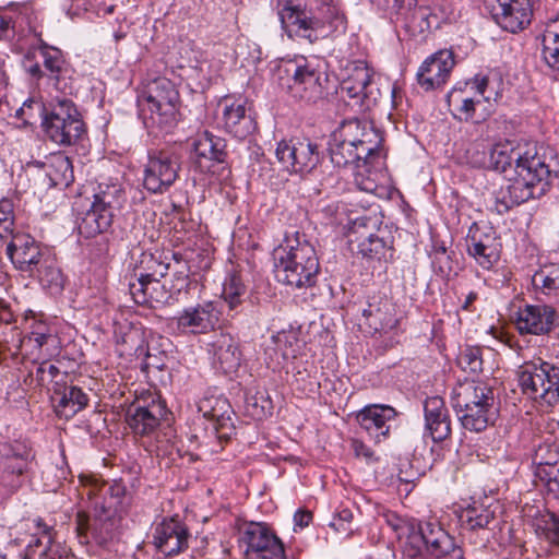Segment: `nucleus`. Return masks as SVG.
<instances>
[{
	"mask_svg": "<svg viewBox=\"0 0 559 559\" xmlns=\"http://www.w3.org/2000/svg\"><path fill=\"white\" fill-rule=\"evenodd\" d=\"M13 204L8 199L0 200V237H3V234H12L13 226Z\"/></svg>",
	"mask_w": 559,
	"mask_h": 559,
	"instance_id": "obj_60",
	"label": "nucleus"
},
{
	"mask_svg": "<svg viewBox=\"0 0 559 559\" xmlns=\"http://www.w3.org/2000/svg\"><path fill=\"white\" fill-rule=\"evenodd\" d=\"M26 342L33 343L40 350V356L44 355V348H46V353H53L55 355L59 344V340L53 333H31Z\"/></svg>",
	"mask_w": 559,
	"mask_h": 559,
	"instance_id": "obj_58",
	"label": "nucleus"
},
{
	"mask_svg": "<svg viewBox=\"0 0 559 559\" xmlns=\"http://www.w3.org/2000/svg\"><path fill=\"white\" fill-rule=\"evenodd\" d=\"M396 412L389 405L371 404L365 406L356 415V419L374 442H380L381 438H386L390 431L389 421L393 420Z\"/></svg>",
	"mask_w": 559,
	"mask_h": 559,
	"instance_id": "obj_26",
	"label": "nucleus"
},
{
	"mask_svg": "<svg viewBox=\"0 0 559 559\" xmlns=\"http://www.w3.org/2000/svg\"><path fill=\"white\" fill-rule=\"evenodd\" d=\"M169 265L159 261L153 253L143 252L134 267L133 282L144 280L162 278L167 274Z\"/></svg>",
	"mask_w": 559,
	"mask_h": 559,
	"instance_id": "obj_42",
	"label": "nucleus"
},
{
	"mask_svg": "<svg viewBox=\"0 0 559 559\" xmlns=\"http://www.w3.org/2000/svg\"><path fill=\"white\" fill-rule=\"evenodd\" d=\"M225 141L204 131L195 138L193 142V151L199 158L200 167L210 170V166H203L202 159L222 164L225 162L227 152L225 150Z\"/></svg>",
	"mask_w": 559,
	"mask_h": 559,
	"instance_id": "obj_37",
	"label": "nucleus"
},
{
	"mask_svg": "<svg viewBox=\"0 0 559 559\" xmlns=\"http://www.w3.org/2000/svg\"><path fill=\"white\" fill-rule=\"evenodd\" d=\"M361 323L369 332H389L396 328L395 305L385 295H373L368 298L367 305L361 310Z\"/></svg>",
	"mask_w": 559,
	"mask_h": 559,
	"instance_id": "obj_22",
	"label": "nucleus"
},
{
	"mask_svg": "<svg viewBox=\"0 0 559 559\" xmlns=\"http://www.w3.org/2000/svg\"><path fill=\"white\" fill-rule=\"evenodd\" d=\"M514 323L521 335L544 336L559 328V314L550 305H525L516 311Z\"/></svg>",
	"mask_w": 559,
	"mask_h": 559,
	"instance_id": "obj_16",
	"label": "nucleus"
},
{
	"mask_svg": "<svg viewBox=\"0 0 559 559\" xmlns=\"http://www.w3.org/2000/svg\"><path fill=\"white\" fill-rule=\"evenodd\" d=\"M492 143L485 139H477L466 150L468 164L477 168H488L490 163Z\"/></svg>",
	"mask_w": 559,
	"mask_h": 559,
	"instance_id": "obj_48",
	"label": "nucleus"
},
{
	"mask_svg": "<svg viewBox=\"0 0 559 559\" xmlns=\"http://www.w3.org/2000/svg\"><path fill=\"white\" fill-rule=\"evenodd\" d=\"M488 78L476 75L464 87H454L448 95V103L454 117L461 121H481L489 115L492 93L488 90Z\"/></svg>",
	"mask_w": 559,
	"mask_h": 559,
	"instance_id": "obj_11",
	"label": "nucleus"
},
{
	"mask_svg": "<svg viewBox=\"0 0 559 559\" xmlns=\"http://www.w3.org/2000/svg\"><path fill=\"white\" fill-rule=\"evenodd\" d=\"M219 314L217 304L206 300L183 308L171 318V325L181 334H205L215 329Z\"/></svg>",
	"mask_w": 559,
	"mask_h": 559,
	"instance_id": "obj_15",
	"label": "nucleus"
},
{
	"mask_svg": "<svg viewBox=\"0 0 559 559\" xmlns=\"http://www.w3.org/2000/svg\"><path fill=\"white\" fill-rule=\"evenodd\" d=\"M452 50L441 49L429 56L419 67L417 82L426 91L443 85L454 68Z\"/></svg>",
	"mask_w": 559,
	"mask_h": 559,
	"instance_id": "obj_23",
	"label": "nucleus"
},
{
	"mask_svg": "<svg viewBox=\"0 0 559 559\" xmlns=\"http://www.w3.org/2000/svg\"><path fill=\"white\" fill-rule=\"evenodd\" d=\"M200 409L203 412L204 417L214 421L216 430L226 427L228 424L231 425L229 416L230 405L226 399L214 400V405H212L211 400L204 401L200 405Z\"/></svg>",
	"mask_w": 559,
	"mask_h": 559,
	"instance_id": "obj_44",
	"label": "nucleus"
},
{
	"mask_svg": "<svg viewBox=\"0 0 559 559\" xmlns=\"http://www.w3.org/2000/svg\"><path fill=\"white\" fill-rule=\"evenodd\" d=\"M7 254L16 270L34 276L48 251L43 249L31 235L16 233L11 235V240L7 245Z\"/></svg>",
	"mask_w": 559,
	"mask_h": 559,
	"instance_id": "obj_19",
	"label": "nucleus"
},
{
	"mask_svg": "<svg viewBox=\"0 0 559 559\" xmlns=\"http://www.w3.org/2000/svg\"><path fill=\"white\" fill-rule=\"evenodd\" d=\"M34 276L46 287L60 289L63 285L62 273L49 253L43 259Z\"/></svg>",
	"mask_w": 559,
	"mask_h": 559,
	"instance_id": "obj_45",
	"label": "nucleus"
},
{
	"mask_svg": "<svg viewBox=\"0 0 559 559\" xmlns=\"http://www.w3.org/2000/svg\"><path fill=\"white\" fill-rule=\"evenodd\" d=\"M55 395L59 396L55 405L56 413L60 417L71 418L82 411L88 403L87 395L79 386H68L61 391L56 390Z\"/></svg>",
	"mask_w": 559,
	"mask_h": 559,
	"instance_id": "obj_39",
	"label": "nucleus"
},
{
	"mask_svg": "<svg viewBox=\"0 0 559 559\" xmlns=\"http://www.w3.org/2000/svg\"><path fill=\"white\" fill-rule=\"evenodd\" d=\"M52 355L53 353H45L41 355L40 358H43V361L36 367L35 380L40 386L51 382L60 373V370L56 365L48 364L47 361V359Z\"/></svg>",
	"mask_w": 559,
	"mask_h": 559,
	"instance_id": "obj_57",
	"label": "nucleus"
},
{
	"mask_svg": "<svg viewBox=\"0 0 559 559\" xmlns=\"http://www.w3.org/2000/svg\"><path fill=\"white\" fill-rule=\"evenodd\" d=\"M219 107H222L221 123L227 133L240 140L253 133L255 122L247 112L243 100L225 97L219 103Z\"/></svg>",
	"mask_w": 559,
	"mask_h": 559,
	"instance_id": "obj_24",
	"label": "nucleus"
},
{
	"mask_svg": "<svg viewBox=\"0 0 559 559\" xmlns=\"http://www.w3.org/2000/svg\"><path fill=\"white\" fill-rule=\"evenodd\" d=\"M467 253L484 270H490L500 259L501 245L496 231L474 223L466 237Z\"/></svg>",
	"mask_w": 559,
	"mask_h": 559,
	"instance_id": "obj_17",
	"label": "nucleus"
},
{
	"mask_svg": "<svg viewBox=\"0 0 559 559\" xmlns=\"http://www.w3.org/2000/svg\"><path fill=\"white\" fill-rule=\"evenodd\" d=\"M180 165V155L174 148L151 151L144 169V188L155 194L166 192L176 182Z\"/></svg>",
	"mask_w": 559,
	"mask_h": 559,
	"instance_id": "obj_12",
	"label": "nucleus"
},
{
	"mask_svg": "<svg viewBox=\"0 0 559 559\" xmlns=\"http://www.w3.org/2000/svg\"><path fill=\"white\" fill-rule=\"evenodd\" d=\"M246 293L247 287L240 274L231 273L226 277L223 284L222 296L228 305L229 310H237V308L242 304Z\"/></svg>",
	"mask_w": 559,
	"mask_h": 559,
	"instance_id": "obj_43",
	"label": "nucleus"
},
{
	"mask_svg": "<svg viewBox=\"0 0 559 559\" xmlns=\"http://www.w3.org/2000/svg\"><path fill=\"white\" fill-rule=\"evenodd\" d=\"M165 407L152 400L147 405H134L128 411L127 421L135 435L148 436L159 426Z\"/></svg>",
	"mask_w": 559,
	"mask_h": 559,
	"instance_id": "obj_32",
	"label": "nucleus"
},
{
	"mask_svg": "<svg viewBox=\"0 0 559 559\" xmlns=\"http://www.w3.org/2000/svg\"><path fill=\"white\" fill-rule=\"evenodd\" d=\"M536 532L554 545L559 544V515L546 513L536 521Z\"/></svg>",
	"mask_w": 559,
	"mask_h": 559,
	"instance_id": "obj_51",
	"label": "nucleus"
},
{
	"mask_svg": "<svg viewBox=\"0 0 559 559\" xmlns=\"http://www.w3.org/2000/svg\"><path fill=\"white\" fill-rule=\"evenodd\" d=\"M41 168L49 187L66 188L74 180L72 163L61 152L47 156L45 162L41 163Z\"/></svg>",
	"mask_w": 559,
	"mask_h": 559,
	"instance_id": "obj_35",
	"label": "nucleus"
},
{
	"mask_svg": "<svg viewBox=\"0 0 559 559\" xmlns=\"http://www.w3.org/2000/svg\"><path fill=\"white\" fill-rule=\"evenodd\" d=\"M377 221L367 216H359L352 221L347 229L348 245L354 251V245L376 234Z\"/></svg>",
	"mask_w": 559,
	"mask_h": 559,
	"instance_id": "obj_46",
	"label": "nucleus"
},
{
	"mask_svg": "<svg viewBox=\"0 0 559 559\" xmlns=\"http://www.w3.org/2000/svg\"><path fill=\"white\" fill-rule=\"evenodd\" d=\"M425 426L433 442L443 441L451 435L450 415L425 418Z\"/></svg>",
	"mask_w": 559,
	"mask_h": 559,
	"instance_id": "obj_53",
	"label": "nucleus"
},
{
	"mask_svg": "<svg viewBox=\"0 0 559 559\" xmlns=\"http://www.w3.org/2000/svg\"><path fill=\"white\" fill-rule=\"evenodd\" d=\"M527 143L528 142L526 141L515 143L513 141L506 140L492 144L488 168L504 174H512L513 167L518 163L519 158H521L522 151H524Z\"/></svg>",
	"mask_w": 559,
	"mask_h": 559,
	"instance_id": "obj_34",
	"label": "nucleus"
},
{
	"mask_svg": "<svg viewBox=\"0 0 559 559\" xmlns=\"http://www.w3.org/2000/svg\"><path fill=\"white\" fill-rule=\"evenodd\" d=\"M459 366L466 372L477 373L483 369L481 350L479 347H466L457 357Z\"/></svg>",
	"mask_w": 559,
	"mask_h": 559,
	"instance_id": "obj_55",
	"label": "nucleus"
},
{
	"mask_svg": "<svg viewBox=\"0 0 559 559\" xmlns=\"http://www.w3.org/2000/svg\"><path fill=\"white\" fill-rule=\"evenodd\" d=\"M45 138L58 146H72L86 136V127L75 104L57 97L49 104L41 120Z\"/></svg>",
	"mask_w": 559,
	"mask_h": 559,
	"instance_id": "obj_5",
	"label": "nucleus"
},
{
	"mask_svg": "<svg viewBox=\"0 0 559 559\" xmlns=\"http://www.w3.org/2000/svg\"><path fill=\"white\" fill-rule=\"evenodd\" d=\"M240 542L247 546V555L254 554L261 559H284L285 557L282 540L265 523L246 524L240 531Z\"/></svg>",
	"mask_w": 559,
	"mask_h": 559,
	"instance_id": "obj_14",
	"label": "nucleus"
},
{
	"mask_svg": "<svg viewBox=\"0 0 559 559\" xmlns=\"http://www.w3.org/2000/svg\"><path fill=\"white\" fill-rule=\"evenodd\" d=\"M451 400L455 412H462L485 406V402H495V396L492 389L486 383L465 380L453 388Z\"/></svg>",
	"mask_w": 559,
	"mask_h": 559,
	"instance_id": "obj_25",
	"label": "nucleus"
},
{
	"mask_svg": "<svg viewBox=\"0 0 559 559\" xmlns=\"http://www.w3.org/2000/svg\"><path fill=\"white\" fill-rule=\"evenodd\" d=\"M64 66L63 55L60 49L40 44L37 48L27 51L23 59L24 70L35 80H39L44 75L56 81L59 87L60 74Z\"/></svg>",
	"mask_w": 559,
	"mask_h": 559,
	"instance_id": "obj_18",
	"label": "nucleus"
},
{
	"mask_svg": "<svg viewBox=\"0 0 559 559\" xmlns=\"http://www.w3.org/2000/svg\"><path fill=\"white\" fill-rule=\"evenodd\" d=\"M425 418H432L438 416L449 415L443 400L439 396H431L425 401L424 405Z\"/></svg>",
	"mask_w": 559,
	"mask_h": 559,
	"instance_id": "obj_62",
	"label": "nucleus"
},
{
	"mask_svg": "<svg viewBox=\"0 0 559 559\" xmlns=\"http://www.w3.org/2000/svg\"><path fill=\"white\" fill-rule=\"evenodd\" d=\"M82 487L81 495L86 496L91 508L95 512L91 519L83 512L76 514V531L81 537H87L91 533L98 544H105L111 538L114 521L111 519L114 509L120 502L124 493V487L120 484H108L95 475H80Z\"/></svg>",
	"mask_w": 559,
	"mask_h": 559,
	"instance_id": "obj_2",
	"label": "nucleus"
},
{
	"mask_svg": "<svg viewBox=\"0 0 559 559\" xmlns=\"http://www.w3.org/2000/svg\"><path fill=\"white\" fill-rule=\"evenodd\" d=\"M403 552L409 558L427 552L433 559H464L462 547L436 520L418 522L411 540L403 543Z\"/></svg>",
	"mask_w": 559,
	"mask_h": 559,
	"instance_id": "obj_7",
	"label": "nucleus"
},
{
	"mask_svg": "<svg viewBox=\"0 0 559 559\" xmlns=\"http://www.w3.org/2000/svg\"><path fill=\"white\" fill-rule=\"evenodd\" d=\"M534 282L539 283L545 294H559V265H552L548 270H542L534 276Z\"/></svg>",
	"mask_w": 559,
	"mask_h": 559,
	"instance_id": "obj_56",
	"label": "nucleus"
},
{
	"mask_svg": "<svg viewBox=\"0 0 559 559\" xmlns=\"http://www.w3.org/2000/svg\"><path fill=\"white\" fill-rule=\"evenodd\" d=\"M534 483L548 497L559 499V463L554 467H546L539 472H534Z\"/></svg>",
	"mask_w": 559,
	"mask_h": 559,
	"instance_id": "obj_47",
	"label": "nucleus"
},
{
	"mask_svg": "<svg viewBox=\"0 0 559 559\" xmlns=\"http://www.w3.org/2000/svg\"><path fill=\"white\" fill-rule=\"evenodd\" d=\"M352 449L355 456L365 460L366 463H373L377 461L374 452L358 439H354L352 441Z\"/></svg>",
	"mask_w": 559,
	"mask_h": 559,
	"instance_id": "obj_63",
	"label": "nucleus"
},
{
	"mask_svg": "<svg viewBox=\"0 0 559 559\" xmlns=\"http://www.w3.org/2000/svg\"><path fill=\"white\" fill-rule=\"evenodd\" d=\"M519 385L527 397L545 406L559 403V361H525L518 370Z\"/></svg>",
	"mask_w": 559,
	"mask_h": 559,
	"instance_id": "obj_8",
	"label": "nucleus"
},
{
	"mask_svg": "<svg viewBox=\"0 0 559 559\" xmlns=\"http://www.w3.org/2000/svg\"><path fill=\"white\" fill-rule=\"evenodd\" d=\"M124 201V191L119 183H99L90 209L81 218L80 233L93 237L108 230Z\"/></svg>",
	"mask_w": 559,
	"mask_h": 559,
	"instance_id": "obj_9",
	"label": "nucleus"
},
{
	"mask_svg": "<svg viewBox=\"0 0 559 559\" xmlns=\"http://www.w3.org/2000/svg\"><path fill=\"white\" fill-rule=\"evenodd\" d=\"M462 426L475 432L485 430L490 424H493L497 415L495 402H485V406L468 408V411L456 412Z\"/></svg>",
	"mask_w": 559,
	"mask_h": 559,
	"instance_id": "obj_38",
	"label": "nucleus"
},
{
	"mask_svg": "<svg viewBox=\"0 0 559 559\" xmlns=\"http://www.w3.org/2000/svg\"><path fill=\"white\" fill-rule=\"evenodd\" d=\"M431 259L433 270L437 274H439L442 277H449L451 275V273L453 272V267L450 255L433 257Z\"/></svg>",
	"mask_w": 559,
	"mask_h": 559,
	"instance_id": "obj_64",
	"label": "nucleus"
},
{
	"mask_svg": "<svg viewBox=\"0 0 559 559\" xmlns=\"http://www.w3.org/2000/svg\"><path fill=\"white\" fill-rule=\"evenodd\" d=\"M383 516L385 523L392 528L399 539L405 538L404 542L411 540L418 522L403 519L393 512L384 513Z\"/></svg>",
	"mask_w": 559,
	"mask_h": 559,
	"instance_id": "obj_50",
	"label": "nucleus"
},
{
	"mask_svg": "<svg viewBox=\"0 0 559 559\" xmlns=\"http://www.w3.org/2000/svg\"><path fill=\"white\" fill-rule=\"evenodd\" d=\"M495 510L484 504H473L457 513L461 527L467 531L488 528L495 520Z\"/></svg>",
	"mask_w": 559,
	"mask_h": 559,
	"instance_id": "obj_40",
	"label": "nucleus"
},
{
	"mask_svg": "<svg viewBox=\"0 0 559 559\" xmlns=\"http://www.w3.org/2000/svg\"><path fill=\"white\" fill-rule=\"evenodd\" d=\"M47 539L48 545L39 552L38 559H71L67 547L52 542L50 536Z\"/></svg>",
	"mask_w": 559,
	"mask_h": 559,
	"instance_id": "obj_61",
	"label": "nucleus"
},
{
	"mask_svg": "<svg viewBox=\"0 0 559 559\" xmlns=\"http://www.w3.org/2000/svg\"><path fill=\"white\" fill-rule=\"evenodd\" d=\"M275 155L283 167L294 174H309L321 159L318 144L307 138L282 140L277 143Z\"/></svg>",
	"mask_w": 559,
	"mask_h": 559,
	"instance_id": "obj_13",
	"label": "nucleus"
},
{
	"mask_svg": "<svg viewBox=\"0 0 559 559\" xmlns=\"http://www.w3.org/2000/svg\"><path fill=\"white\" fill-rule=\"evenodd\" d=\"M33 457L32 449L26 443L0 439V473L22 475Z\"/></svg>",
	"mask_w": 559,
	"mask_h": 559,
	"instance_id": "obj_30",
	"label": "nucleus"
},
{
	"mask_svg": "<svg viewBox=\"0 0 559 559\" xmlns=\"http://www.w3.org/2000/svg\"><path fill=\"white\" fill-rule=\"evenodd\" d=\"M348 74L341 84L342 93L369 108L380 96V90L372 80V73L364 61H355L347 68Z\"/></svg>",
	"mask_w": 559,
	"mask_h": 559,
	"instance_id": "obj_20",
	"label": "nucleus"
},
{
	"mask_svg": "<svg viewBox=\"0 0 559 559\" xmlns=\"http://www.w3.org/2000/svg\"><path fill=\"white\" fill-rule=\"evenodd\" d=\"M129 292L134 302L150 307L168 304L173 296L160 278L130 282Z\"/></svg>",
	"mask_w": 559,
	"mask_h": 559,
	"instance_id": "obj_33",
	"label": "nucleus"
},
{
	"mask_svg": "<svg viewBox=\"0 0 559 559\" xmlns=\"http://www.w3.org/2000/svg\"><path fill=\"white\" fill-rule=\"evenodd\" d=\"M139 107L150 111L146 119L153 127L168 132L177 122L179 93L167 78L150 81L138 96Z\"/></svg>",
	"mask_w": 559,
	"mask_h": 559,
	"instance_id": "obj_6",
	"label": "nucleus"
},
{
	"mask_svg": "<svg viewBox=\"0 0 559 559\" xmlns=\"http://www.w3.org/2000/svg\"><path fill=\"white\" fill-rule=\"evenodd\" d=\"M68 471L64 467L49 465L43 472L44 486L47 491H57L62 480L67 478Z\"/></svg>",
	"mask_w": 559,
	"mask_h": 559,
	"instance_id": "obj_59",
	"label": "nucleus"
},
{
	"mask_svg": "<svg viewBox=\"0 0 559 559\" xmlns=\"http://www.w3.org/2000/svg\"><path fill=\"white\" fill-rule=\"evenodd\" d=\"M209 352L212 354L214 366L224 373H233L241 364L242 354L238 342L228 333L216 334L209 343Z\"/></svg>",
	"mask_w": 559,
	"mask_h": 559,
	"instance_id": "obj_27",
	"label": "nucleus"
},
{
	"mask_svg": "<svg viewBox=\"0 0 559 559\" xmlns=\"http://www.w3.org/2000/svg\"><path fill=\"white\" fill-rule=\"evenodd\" d=\"M331 162L336 167L356 166L357 168L371 164L372 159L365 153L347 135H342V131L333 133L330 141Z\"/></svg>",
	"mask_w": 559,
	"mask_h": 559,
	"instance_id": "obj_28",
	"label": "nucleus"
},
{
	"mask_svg": "<svg viewBox=\"0 0 559 559\" xmlns=\"http://www.w3.org/2000/svg\"><path fill=\"white\" fill-rule=\"evenodd\" d=\"M278 11L283 28L290 38L316 41L325 35L324 25L337 28L344 24V16L333 0H308L305 8L290 0H281Z\"/></svg>",
	"mask_w": 559,
	"mask_h": 559,
	"instance_id": "obj_4",
	"label": "nucleus"
},
{
	"mask_svg": "<svg viewBox=\"0 0 559 559\" xmlns=\"http://www.w3.org/2000/svg\"><path fill=\"white\" fill-rule=\"evenodd\" d=\"M342 135H347L359 147L361 153L367 154L371 159L379 155L382 135L378 129L368 122L350 120L342 128Z\"/></svg>",
	"mask_w": 559,
	"mask_h": 559,
	"instance_id": "obj_29",
	"label": "nucleus"
},
{
	"mask_svg": "<svg viewBox=\"0 0 559 559\" xmlns=\"http://www.w3.org/2000/svg\"><path fill=\"white\" fill-rule=\"evenodd\" d=\"M189 532L178 519H163L156 524L153 544L166 557L177 556L188 548Z\"/></svg>",
	"mask_w": 559,
	"mask_h": 559,
	"instance_id": "obj_21",
	"label": "nucleus"
},
{
	"mask_svg": "<svg viewBox=\"0 0 559 559\" xmlns=\"http://www.w3.org/2000/svg\"><path fill=\"white\" fill-rule=\"evenodd\" d=\"M534 142H528L521 158L507 174L508 183L496 193V209L506 213L510 209L531 199L544 195L551 185L552 171L547 157Z\"/></svg>",
	"mask_w": 559,
	"mask_h": 559,
	"instance_id": "obj_1",
	"label": "nucleus"
},
{
	"mask_svg": "<svg viewBox=\"0 0 559 559\" xmlns=\"http://www.w3.org/2000/svg\"><path fill=\"white\" fill-rule=\"evenodd\" d=\"M534 472L559 464V449L555 444H539L533 455Z\"/></svg>",
	"mask_w": 559,
	"mask_h": 559,
	"instance_id": "obj_49",
	"label": "nucleus"
},
{
	"mask_svg": "<svg viewBox=\"0 0 559 559\" xmlns=\"http://www.w3.org/2000/svg\"><path fill=\"white\" fill-rule=\"evenodd\" d=\"M490 14L501 28L510 33H516L524 29L531 23L533 14L532 2L526 0V4L523 5L518 2L516 5L502 8L499 12H490Z\"/></svg>",
	"mask_w": 559,
	"mask_h": 559,
	"instance_id": "obj_36",
	"label": "nucleus"
},
{
	"mask_svg": "<svg viewBox=\"0 0 559 559\" xmlns=\"http://www.w3.org/2000/svg\"><path fill=\"white\" fill-rule=\"evenodd\" d=\"M47 109L45 106L33 98L26 99L23 105L16 110L15 116L24 126H33L38 118H44Z\"/></svg>",
	"mask_w": 559,
	"mask_h": 559,
	"instance_id": "obj_52",
	"label": "nucleus"
},
{
	"mask_svg": "<svg viewBox=\"0 0 559 559\" xmlns=\"http://www.w3.org/2000/svg\"><path fill=\"white\" fill-rule=\"evenodd\" d=\"M278 73L280 85L293 97L312 103L323 97L326 76L313 62L306 59L288 61L280 67Z\"/></svg>",
	"mask_w": 559,
	"mask_h": 559,
	"instance_id": "obj_10",
	"label": "nucleus"
},
{
	"mask_svg": "<svg viewBox=\"0 0 559 559\" xmlns=\"http://www.w3.org/2000/svg\"><path fill=\"white\" fill-rule=\"evenodd\" d=\"M385 249L383 239L373 234V237H368L354 245V251L364 258L374 259L380 258Z\"/></svg>",
	"mask_w": 559,
	"mask_h": 559,
	"instance_id": "obj_54",
	"label": "nucleus"
},
{
	"mask_svg": "<svg viewBox=\"0 0 559 559\" xmlns=\"http://www.w3.org/2000/svg\"><path fill=\"white\" fill-rule=\"evenodd\" d=\"M274 272L278 282L293 288L312 287L319 274V259L306 234H286L274 251Z\"/></svg>",
	"mask_w": 559,
	"mask_h": 559,
	"instance_id": "obj_3",
	"label": "nucleus"
},
{
	"mask_svg": "<svg viewBox=\"0 0 559 559\" xmlns=\"http://www.w3.org/2000/svg\"><path fill=\"white\" fill-rule=\"evenodd\" d=\"M298 352V338L293 331H280L273 334L266 346L265 356L269 367L276 369L296 357Z\"/></svg>",
	"mask_w": 559,
	"mask_h": 559,
	"instance_id": "obj_31",
	"label": "nucleus"
},
{
	"mask_svg": "<svg viewBox=\"0 0 559 559\" xmlns=\"http://www.w3.org/2000/svg\"><path fill=\"white\" fill-rule=\"evenodd\" d=\"M543 58L549 68L559 72V13L546 24L543 34Z\"/></svg>",
	"mask_w": 559,
	"mask_h": 559,
	"instance_id": "obj_41",
	"label": "nucleus"
}]
</instances>
